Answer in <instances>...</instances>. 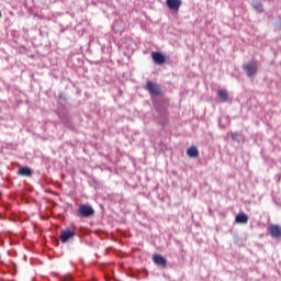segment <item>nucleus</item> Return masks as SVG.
Returning a JSON list of instances; mask_svg holds the SVG:
<instances>
[{
    "label": "nucleus",
    "mask_w": 281,
    "mask_h": 281,
    "mask_svg": "<svg viewBox=\"0 0 281 281\" xmlns=\"http://www.w3.org/2000/svg\"><path fill=\"white\" fill-rule=\"evenodd\" d=\"M146 89L150 93V95H161V88L159 87V85L153 81L146 82Z\"/></svg>",
    "instance_id": "nucleus-1"
},
{
    "label": "nucleus",
    "mask_w": 281,
    "mask_h": 281,
    "mask_svg": "<svg viewBox=\"0 0 281 281\" xmlns=\"http://www.w3.org/2000/svg\"><path fill=\"white\" fill-rule=\"evenodd\" d=\"M93 213H94L93 207H91L90 205L82 204L79 207V214L85 218H88V216H93Z\"/></svg>",
    "instance_id": "nucleus-2"
},
{
    "label": "nucleus",
    "mask_w": 281,
    "mask_h": 281,
    "mask_svg": "<svg viewBox=\"0 0 281 281\" xmlns=\"http://www.w3.org/2000/svg\"><path fill=\"white\" fill-rule=\"evenodd\" d=\"M244 69L246 71L248 78H254V76H256L258 74L256 64H247L244 66Z\"/></svg>",
    "instance_id": "nucleus-3"
},
{
    "label": "nucleus",
    "mask_w": 281,
    "mask_h": 281,
    "mask_svg": "<svg viewBox=\"0 0 281 281\" xmlns=\"http://www.w3.org/2000/svg\"><path fill=\"white\" fill-rule=\"evenodd\" d=\"M151 58L156 65H164L166 63V56L159 52H153Z\"/></svg>",
    "instance_id": "nucleus-4"
},
{
    "label": "nucleus",
    "mask_w": 281,
    "mask_h": 281,
    "mask_svg": "<svg viewBox=\"0 0 281 281\" xmlns=\"http://www.w3.org/2000/svg\"><path fill=\"white\" fill-rule=\"evenodd\" d=\"M270 236L272 238H281V227L280 225L272 224L269 226Z\"/></svg>",
    "instance_id": "nucleus-5"
},
{
    "label": "nucleus",
    "mask_w": 281,
    "mask_h": 281,
    "mask_svg": "<svg viewBox=\"0 0 281 281\" xmlns=\"http://www.w3.org/2000/svg\"><path fill=\"white\" fill-rule=\"evenodd\" d=\"M153 262H155L157 267H161L162 269H166V258H164L161 255L154 254Z\"/></svg>",
    "instance_id": "nucleus-6"
},
{
    "label": "nucleus",
    "mask_w": 281,
    "mask_h": 281,
    "mask_svg": "<svg viewBox=\"0 0 281 281\" xmlns=\"http://www.w3.org/2000/svg\"><path fill=\"white\" fill-rule=\"evenodd\" d=\"M235 223H238L239 225H247V223H249V216L245 213H239L235 217Z\"/></svg>",
    "instance_id": "nucleus-7"
},
{
    "label": "nucleus",
    "mask_w": 281,
    "mask_h": 281,
    "mask_svg": "<svg viewBox=\"0 0 281 281\" xmlns=\"http://www.w3.org/2000/svg\"><path fill=\"white\" fill-rule=\"evenodd\" d=\"M76 236V232L72 231H63L60 235L61 243H67L70 238H74Z\"/></svg>",
    "instance_id": "nucleus-8"
},
{
    "label": "nucleus",
    "mask_w": 281,
    "mask_h": 281,
    "mask_svg": "<svg viewBox=\"0 0 281 281\" xmlns=\"http://www.w3.org/2000/svg\"><path fill=\"white\" fill-rule=\"evenodd\" d=\"M187 155L188 157H190L191 159H196V157H199V148H196V146H191L187 149Z\"/></svg>",
    "instance_id": "nucleus-9"
},
{
    "label": "nucleus",
    "mask_w": 281,
    "mask_h": 281,
    "mask_svg": "<svg viewBox=\"0 0 281 281\" xmlns=\"http://www.w3.org/2000/svg\"><path fill=\"white\" fill-rule=\"evenodd\" d=\"M217 98H220L222 102H227V100H229V93H227L225 89L218 90Z\"/></svg>",
    "instance_id": "nucleus-10"
},
{
    "label": "nucleus",
    "mask_w": 281,
    "mask_h": 281,
    "mask_svg": "<svg viewBox=\"0 0 281 281\" xmlns=\"http://www.w3.org/2000/svg\"><path fill=\"white\" fill-rule=\"evenodd\" d=\"M19 175H21V177H32V169L29 167H22L19 169Z\"/></svg>",
    "instance_id": "nucleus-11"
},
{
    "label": "nucleus",
    "mask_w": 281,
    "mask_h": 281,
    "mask_svg": "<svg viewBox=\"0 0 281 281\" xmlns=\"http://www.w3.org/2000/svg\"><path fill=\"white\" fill-rule=\"evenodd\" d=\"M167 8L169 10H177V0H167Z\"/></svg>",
    "instance_id": "nucleus-12"
},
{
    "label": "nucleus",
    "mask_w": 281,
    "mask_h": 281,
    "mask_svg": "<svg viewBox=\"0 0 281 281\" xmlns=\"http://www.w3.org/2000/svg\"><path fill=\"white\" fill-rule=\"evenodd\" d=\"M254 8H255L258 12H262V3H260L259 1H255V2H254Z\"/></svg>",
    "instance_id": "nucleus-13"
},
{
    "label": "nucleus",
    "mask_w": 281,
    "mask_h": 281,
    "mask_svg": "<svg viewBox=\"0 0 281 281\" xmlns=\"http://www.w3.org/2000/svg\"><path fill=\"white\" fill-rule=\"evenodd\" d=\"M238 137H239L238 133L232 134V139L236 140V139H238Z\"/></svg>",
    "instance_id": "nucleus-14"
},
{
    "label": "nucleus",
    "mask_w": 281,
    "mask_h": 281,
    "mask_svg": "<svg viewBox=\"0 0 281 281\" xmlns=\"http://www.w3.org/2000/svg\"><path fill=\"white\" fill-rule=\"evenodd\" d=\"M179 5H181V0H177V8H179Z\"/></svg>",
    "instance_id": "nucleus-15"
},
{
    "label": "nucleus",
    "mask_w": 281,
    "mask_h": 281,
    "mask_svg": "<svg viewBox=\"0 0 281 281\" xmlns=\"http://www.w3.org/2000/svg\"><path fill=\"white\" fill-rule=\"evenodd\" d=\"M279 29L281 30V18H280Z\"/></svg>",
    "instance_id": "nucleus-16"
}]
</instances>
